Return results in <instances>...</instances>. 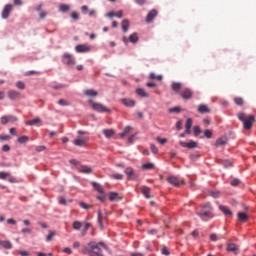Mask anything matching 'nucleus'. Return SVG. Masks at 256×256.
Returning <instances> with one entry per match:
<instances>
[{"label": "nucleus", "instance_id": "nucleus-12", "mask_svg": "<svg viewBox=\"0 0 256 256\" xmlns=\"http://www.w3.org/2000/svg\"><path fill=\"white\" fill-rule=\"evenodd\" d=\"M77 170L79 171V173H85L86 175H90V173H93V168L87 165H80L77 167Z\"/></svg>", "mask_w": 256, "mask_h": 256}, {"label": "nucleus", "instance_id": "nucleus-16", "mask_svg": "<svg viewBox=\"0 0 256 256\" xmlns=\"http://www.w3.org/2000/svg\"><path fill=\"white\" fill-rule=\"evenodd\" d=\"M198 217L205 220V218L213 219V213L211 211L197 212Z\"/></svg>", "mask_w": 256, "mask_h": 256}, {"label": "nucleus", "instance_id": "nucleus-6", "mask_svg": "<svg viewBox=\"0 0 256 256\" xmlns=\"http://www.w3.org/2000/svg\"><path fill=\"white\" fill-rule=\"evenodd\" d=\"M226 251L233 253L234 255H239V246L230 242L226 245Z\"/></svg>", "mask_w": 256, "mask_h": 256}, {"label": "nucleus", "instance_id": "nucleus-14", "mask_svg": "<svg viewBox=\"0 0 256 256\" xmlns=\"http://www.w3.org/2000/svg\"><path fill=\"white\" fill-rule=\"evenodd\" d=\"M8 98L11 101H15L16 99H21V93L17 90L8 91Z\"/></svg>", "mask_w": 256, "mask_h": 256}, {"label": "nucleus", "instance_id": "nucleus-57", "mask_svg": "<svg viewBox=\"0 0 256 256\" xmlns=\"http://www.w3.org/2000/svg\"><path fill=\"white\" fill-rule=\"evenodd\" d=\"M211 197H213L214 199H217L220 195L219 191H214V192H210Z\"/></svg>", "mask_w": 256, "mask_h": 256}, {"label": "nucleus", "instance_id": "nucleus-42", "mask_svg": "<svg viewBox=\"0 0 256 256\" xmlns=\"http://www.w3.org/2000/svg\"><path fill=\"white\" fill-rule=\"evenodd\" d=\"M70 165H75V167H81V162H79L77 159H71L69 160Z\"/></svg>", "mask_w": 256, "mask_h": 256}, {"label": "nucleus", "instance_id": "nucleus-40", "mask_svg": "<svg viewBox=\"0 0 256 256\" xmlns=\"http://www.w3.org/2000/svg\"><path fill=\"white\" fill-rule=\"evenodd\" d=\"M193 131L195 137H199V135H201V128L199 126H194Z\"/></svg>", "mask_w": 256, "mask_h": 256}, {"label": "nucleus", "instance_id": "nucleus-50", "mask_svg": "<svg viewBox=\"0 0 256 256\" xmlns=\"http://www.w3.org/2000/svg\"><path fill=\"white\" fill-rule=\"evenodd\" d=\"M7 177H11V173H9V172H0V179H7Z\"/></svg>", "mask_w": 256, "mask_h": 256}, {"label": "nucleus", "instance_id": "nucleus-2", "mask_svg": "<svg viewBox=\"0 0 256 256\" xmlns=\"http://www.w3.org/2000/svg\"><path fill=\"white\" fill-rule=\"evenodd\" d=\"M237 117L239 121L243 122V127L247 131L253 127V124L255 123V116L253 115H247L246 113L239 112L237 114Z\"/></svg>", "mask_w": 256, "mask_h": 256}, {"label": "nucleus", "instance_id": "nucleus-51", "mask_svg": "<svg viewBox=\"0 0 256 256\" xmlns=\"http://www.w3.org/2000/svg\"><path fill=\"white\" fill-rule=\"evenodd\" d=\"M204 136H205L207 139H211V137H213V132H211V130H205V131H204Z\"/></svg>", "mask_w": 256, "mask_h": 256}, {"label": "nucleus", "instance_id": "nucleus-15", "mask_svg": "<svg viewBox=\"0 0 256 256\" xmlns=\"http://www.w3.org/2000/svg\"><path fill=\"white\" fill-rule=\"evenodd\" d=\"M157 15H158L157 10L155 9L151 10L146 16V23H152Z\"/></svg>", "mask_w": 256, "mask_h": 256}, {"label": "nucleus", "instance_id": "nucleus-34", "mask_svg": "<svg viewBox=\"0 0 256 256\" xmlns=\"http://www.w3.org/2000/svg\"><path fill=\"white\" fill-rule=\"evenodd\" d=\"M72 227L75 229V231H79L81 227H83V224L79 221H74Z\"/></svg>", "mask_w": 256, "mask_h": 256}, {"label": "nucleus", "instance_id": "nucleus-36", "mask_svg": "<svg viewBox=\"0 0 256 256\" xmlns=\"http://www.w3.org/2000/svg\"><path fill=\"white\" fill-rule=\"evenodd\" d=\"M70 7L69 5L67 4H62L59 6V10L62 12V13H67V11H69Z\"/></svg>", "mask_w": 256, "mask_h": 256}, {"label": "nucleus", "instance_id": "nucleus-29", "mask_svg": "<svg viewBox=\"0 0 256 256\" xmlns=\"http://www.w3.org/2000/svg\"><path fill=\"white\" fill-rule=\"evenodd\" d=\"M227 144V138L226 137H222L219 138L218 140H216V147H221V145H226Z\"/></svg>", "mask_w": 256, "mask_h": 256}, {"label": "nucleus", "instance_id": "nucleus-27", "mask_svg": "<svg viewBox=\"0 0 256 256\" xmlns=\"http://www.w3.org/2000/svg\"><path fill=\"white\" fill-rule=\"evenodd\" d=\"M39 123H41V118H34L32 120L27 121L26 125H30L31 127H33L35 125H39Z\"/></svg>", "mask_w": 256, "mask_h": 256}, {"label": "nucleus", "instance_id": "nucleus-10", "mask_svg": "<svg viewBox=\"0 0 256 256\" xmlns=\"http://www.w3.org/2000/svg\"><path fill=\"white\" fill-rule=\"evenodd\" d=\"M87 141H89V138L87 137H78L74 140V145H76V147H85Z\"/></svg>", "mask_w": 256, "mask_h": 256}, {"label": "nucleus", "instance_id": "nucleus-26", "mask_svg": "<svg viewBox=\"0 0 256 256\" xmlns=\"http://www.w3.org/2000/svg\"><path fill=\"white\" fill-rule=\"evenodd\" d=\"M0 246L4 249H13V244L10 241H1L0 240Z\"/></svg>", "mask_w": 256, "mask_h": 256}, {"label": "nucleus", "instance_id": "nucleus-63", "mask_svg": "<svg viewBox=\"0 0 256 256\" xmlns=\"http://www.w3.org/2000/svg\"><path fill=\"white\" fill-rule=\"evenodd\" d=\"M45 149H47L45 146L36 147V151H38V153H41V151H45Z\"/></svg>", "mask_w": 256, "mask_h": 256}, {"label": "nucleus", "instance_id": "nucleus-44", "mask_svg": "<svg viewBox=\"0 0 256 256\" xmlns=\"http://www.w3.org/2000/svg\"><path fill=\"white\" fill-rule=\"evenodd\" d=\"M58 105H61L62 107H67V106H69V102H67V100H65V99H60L58 101Z\"/></svg>", "mask_w": 256, "mask_h": 256}, {"label": "nucleus", "instance_id": "nucleus-20", "mask_svg": "<svg viewBox=\"0 0 256 256\" xmlns=\"http://www.w3.org/2000/svg\"><path fill=\"white\" fill-rule=\"evenodd\" d=\"M237 217H238V221H241L242 223H247V221H249V217L245 212H239L237 214Z\"/></svg>", "mask_w": 256, "mask_h": 256}, {"label": "nucleus", "instance_id": "nucleus-3", "mask_svg": "<svg viewBox=\"0 0 256 256\" xmlns=\"http://www.w3.org/2000/svg\"><path fill=\"white\" fill-rule=\"evenodd\" d=\"M89 103L94 111H98V113H111V110L105 107L103 104L94 102L93 100H89Z\"/></svg>", "mask_w": 256, "mask_h": 256}, {"label": "nucleus", "instance_id": "nucleus-22", "mask_svg": "<svg viewBox=\"0 0 256 256\" xmlns=\"http://www.w3.org/2000/svg\"><path fill=\"white\" fill-rule=\"evenodd\" d=\"M84 95H86V97H97L99 93L93 89H87L84 91Z\"/></svg>", "mask_w": 256, "mask_h": 256}, {"label": "nucleus", "instance_id": "nucleus-60", "mask_svg": "<svg viewBox=\"0 0 256 256\" xmlns=\"http://www.w3.org/2000/svg\"><path fill=\"white\" fill-rule=\"evenodd\" d=\"M71 17L74 21H77V19H79V14L77 12H72Z\"/></svg>", "mask_w": 256, "mask_h": 256}, {"label": "nucleus", "instance_id": "nucleus-1", "mask_svg": "<svg viewBox=\"0 0 256 256\" xmlns=\"http://www.w3.org/2000/svg\"><path fill=\"white\" fill-rule=\"evenodd\" d=\"M103 249H107L105 243L89 242L88 246L83 247L82 253L88 256H103Z\"/></svg>", "mask_w": 256, "mask_h": 256}, {"label": "nucleus", "instance_id": "nucleus-48", "mask_svg": "<svg viewBox=\"0 0 256 256\" xmlns=\"http://www.w3.org/2000/svg\"><path fill=\"white\" fill-rule=\"evenodd\" d=\"M98 225L103 227V217L101 216V210L98 211Z\"/></svg>", "mask_w": 256, "mask_h": 256}, {"label": "nucleus", "instance_id": "nucleus-53", "mask_svg": "<svg viewBox=\"0 0 256 256\" xmlns=\"http://www.w3.org/2000/svg\"><path fill=\"white\" fill-rule=\"evenodd\" d=\"M16 87H17L18 89L23 90V89H25V83L22 82V81H18V82L16 83Z\"/></svg>", "mask_w": 256, "mask_h": 256}, {"label": "nucleus", "instance_id": "nucleus-58", "mask_svg": "<svg viewBox=\"0 0 256 256\" xmlns=\"http://www.w3.org/2000/svg\"><path fill=\"white\" fill-rule=\"evenodd\" d=\"M59 204L60 205H67V200L65 199V197H60L59 198Z\"/></svg>", "mask_w": 256, "mask_h": 256}, {"label": "nucleus", "instance_id": "nucleus-17", "mask_svg": "<svg viewBox=\"0 0 256 256\" xmlns=\"http://www.w3.org/2000/svg\"><path fill=\"white\" fill-rule=\"evenodd\" d=\"M140 191L146 199H151V195L149 194V193H151V188H149L147 186H142L140 188Z\"/></svg>", "mask_w": 256, "mask_h": 256}, {"label": "nucleus", "instance_id": "nucleus-38", "mask_svg": "<svg viewBox=\"0 0 256 256\" xmlns=\"http://www.w3.org/2000/svg\"><path fill=\"white\" fill-rule=\"evenodd\" d=\"M149 79H157V81H161L163 79V76L161 75H156L155 73H150Z\"/></svg>", "mask_w": 256, "mask_h": 256}, {"label": "nucleus", "instance_id": "nucleus-45", "mask_svg": "<svg viewBox=\"0 0 256 256\" xmlns=\"http://www.w3.org/2000/svg\"><path fill=\"white\" fill-rule=\"evenodd\" d=\"M191 127H193V119L188 118L186 120L185 128H190L191 129Z\"/></svg>", "mask_w": 256, "mask_h": 256}, {"label": "nucleus", "instance_id": "nucleus-9", "mask_svg": "<svg viewBox=\"0 0 256 256\" xmlns=\"http://www.w3.org/2000/svg\"><path fill=\"white\" fill-rule=\"evenodd\" d=\"M124 173L127 175L129 181H135L137 179V174H135V171L131 167H127Z\"/></svg>", "mask_w": 256, "mask_h": 256}, {"label": "nucleus", "instance_id": "nucleus-24", "mask_svg": "<svg viewBox=\"0 0 256 256\" xmlns=\"http://www.w3.org/2000/svg\"><path fill=\"white\" fill-rule=\"evenodd\" d=\"M103 134L105 135V137L107 139H111V137H113V135H115V130H113V129H104Z\"/></svg>", "mask_w": 256, "mask_h": 256}, {"label": "nucleus", "instance_id": "nucleus-64", "mask_svg": "<svg viewBox=\"0 0 256 256\" xmlns=\"http://www.w3.org/2000/svg\"><path fill=\"white\" fill-rule=\"evenodd\" d=\"M210 239L212 241H217L219 238L217 237V234H210Z\"/></svg>", "mask_w": 256, "mask_h": 256}, {"label": "nucleus", "instance_id": "nucleus-7", "mask_svg": "<svg viewBox=\"0 0 256 256\" xmlns=\"http://www.w3.org/2000/svg\"><path fill=\"white\" fill-rule=\"evenodd\" d=\"M76 53H89L91 51V46L87 44H79L75 47Z\"/></svg>", "mask_w": 256, "mask_h": 256}, {"label": "nucleus", "instance_id": "nucleus-47", "mask_svg": "<svg viewBox=\"0 0 256 256\" xmlns=\"http://www.w3.org/2000/svg\"><path fill=\"white\" fill-rule=\"evenodd\" d=\"M0 123H2V125H7V123H9V118L8 116H2L0 118Z\"/></svg>", "mask_w": 256, "mask_h": 256}, {"label": "nucleus", "instance_id": "nucleus-13", "mask_svg": "<svg viewBox=\"0 0 256 256\" xmlns=\"http://www.w3.org/2000/svg\"><path fill=\"white\" fill-rule=\"evenodd\" d=\"M179 145L181 147H186L187 149H195L197 147V142L190 140L189 142L180 141Z\"/></svg>", "mask_w": 256, "mask_h": 256}, {"label": "nucleus", "instance_id": "nucleus-28", "mask_svg": "<svg viewBox=\"0 0 256 256\" xmlns=\"http://www.w3.org/2000/svg\"><path fill=\"white\" fill-rule=\"evenodd\" d=\"M121 25H122L123 32L127 33L129 31V25H130L129 21L125 19L122 21Z\"/></svg>", "mask_w": 256, "mask_h": 256}, {"label": "nucleus", "instance_id": "nucleus-32", "mask_svg": "<svg viewBox=\"0 0 256 256\" xmlns=\"http://www.w3.org/2000/svg\"><path fill=\"white\" fill-rule=\"evenodd\" d=\"M130 43H137L139 41V35L137 33H133L129 36Z\"/></svg>", "mask_w": 256, "mask_h": 256}, {"label": "nucleus", "instance_id": "nucleus-8", "mask_svg": "<svg viewBox=\"0 0 256 256\" xmlns=\"http://www.w3.org/2000/svg\"><path fill=\"white\" fill-rule=\"evenodd\" d=\"M167 182L170 183V185H174V187H179L180 185H183V180H179V178L175 176H169L167 178Z\"/></svg>", "mask_w": 256, "mask_h": 256}, {"label": "nucleus", "instance_id": "nucleus-18", "mask_svg": "<svg viewBox=\"0 0 256 256\" xmlns=\"http://www.w3.org/2000/svg\"><path fill=\"white\" fill-rule=\"evenodd\" d=\"M121 102L123 103V105H125V107H133L134 105H136L135 100L129 98H124L121 100Z\"/></svg>", "mask_w": 256, "mask_h": 256}, {"label": "nucleus", "instance_id": "nucleus-5", "mask_svg": "<svg viewBox=\"0 0 256 256\" xmlns=\"http://www.w3.org/2000/svg\"><path fill=\"white\" fill-rule=\"evenodd\" d=\"M11 11H13V6L11 4L5 5L1 13L2 19H9V15H11Z\"/></svg>", "mask_w": 256, "mask_h": 256}, {"label": "nucleus", "instance_id": "nucleus-4", "mask_svg": "<svg viewBox=\"0 0 256 256\" xmlns=\"http://www.w3.org/2000/svg\"><path fill=\"white\" fill-rule=\"evenodd\" d=\"M62 62L68 67H75L76 65L75 58L69 53H64V55L62 56Z\"/></svg>", "mask_w": 256, "mask_h": 256}, {"label": "nucleus", "instance_id": "nucleus-56", "mask_svg": "<svg viewBox=\"0 0 256 256\" xmlns=\"http://www.w3.org/2000/svg\"><path fill=\"white\" fill-rule=\"evenodd\" d=\"M112 179L121 180L123 179V174H113Z\"/></svg>", "mask_w": 256, "mask_h": 256}, {"label": "nucleus", "instance_id": "nucleus-43", "mask_svg": "<svg viewBox=\"0 0 256 256\" xmlns=\"http://www.w3.org/2000/svg\"><path fill=\"white\" fill-rule=\"evenodd\" d=\"M143 169H148V170H151V169H154L155 168V165H153V163H146V164H143L142 165Z\"/></svg>", "mask_w": 256, "mask_h": 256}, {"label": "nucleus", "instance_id": "nucleus-39", "mask_svg": "<svg viewBox=\"0 0 256 256\" xmlns=\"http://www.w3.org/2000/svg\"><path fill=\"white\" fill-rule=\"evenodd\" d=\"M79 207H81V209H85L87 211L88 209H91L93 206L89 205V204H87L85 202H80L79 203Z\"/></svg>", "mask_w": 256, "mask_h": 256}, {"label": "nucleus", "instance_id": "nucleus-11", "mask_svg": "<svg viewBox=\"0 0 256 256\" xmlns=\"http://www.w3.org/2000/svg\"><path fill=\"white\" fill-rule=\"evenodd\" d=\"M182 99H191L193 97V91L189 88H185L180 92Z\"/></svg>", "mask_w": 256, "mask_h": 256}, {"label": "nucleus", "instance_id": "nucleus-31", "mask_svg": "<svg viewBox=\"0 0 256 256\" xmlns=\"http://www.w3.org/2000/svg\"><path fill=\"white\" fill-rule=\"evenodd\" d=\"M131 131H133V128L131 126H127L126 128H124L123 132L120 133V137H125L126 135H129V133H131Z\"/></svg>", "mask_w": 256, "mask_h": 256}, {"label": "nucleus", "instance_id": "nucleus-23", "mask_svg": "<svg viewBox=\"0 0 256 256\" xmlns=\"http://www.w3.org/2000/svg\"><path fill=\"white\" fill-rule=\"evenodd\" d=\"M183 87V84L179 82H173L171 85V89L175 91V93H179L181 91V88Z\"/></svg>", "mask_w": 256, "mask_h": 256}, {"label": "nucleus", "instance_id": "nucleus-37", "mask_svg": "<svg viewBox=\"0 0 256 256\" xmlns=\"http://www.w3.org/2000/svg\"><path fill=\"white\" fill-rule=\"evenodd\" d=\"M92 186L94 187V189H96V191H98V193H103V188L101 187V185H99V183L93 182Z\"/></svg>", "mask_w": 256, "mask_h": 256}, {"label": "nucleus", "instance_id": "nucleus-55", "mask_svg": "<svg viewBox=\"0 0 256 256\" xmlns=\"http://www.w3.org/2000/svg\"><path fill=\"white\" fill-rule=\"evenodd\" d=\"M150 149H151L152 153H154V155H157L159 153V149L156 148V146L153 144L150 146Z\"/></svg>", "mask_w": 256, "mask_h": 256}, {"label": "nucleus", "instance_id": "nucleus-62", "mask_svg": "<svg viewBox=\"0 0 256 256\" xmlns=\"http://www.w3.org/2000/svg\"><path fill=\"white\" fill-rule=\"evenodd\" d=\"M162 255H169V250L167 249V247H163L161 250Z\"/></svg>", "mask_w": 256, "mask_h": 256}, {"label": "nucleus", "instance_id": "nucleus-25", "mask_svg": "<svg viewBox=\"0 0 256 256\" xmlns=\"http://www.w3.org/2000/svg\"><path fill=\"white\" fill-rule=\"evenodd\" d=\"M136 93H137L140 97H144V98L149 97V93H147V91H145V89H143V88H137V89H136Z\"/></svg>", "mask_w": 256, "mask_h": 256}, {"label": "nucleus", "instance_id": "nucleus-21", "mask_svg": "<svg viewBox=\"0 0 256 256\" xmlns=\"http://www.w3.org/2000/svg\"><path fill=\"white\" fill-rule=\"evenodd\" d=\"M198 113H211V109L207 105H199L197 109Z\"/></svg>", "mask_w": 256, "mask_h": 256}, {"label": "nucleus", "instance_id": "nucleus-35", "mask_svg": "<svg viewBox=\"0 0 256 256\" xmlns=\"http://www.w3.org/2000/svg\"><path fill=\"white\" fill-rule=\"evenodd\" d=\"M17 141L20 144L27 143L29 141V137L28 136H20V137H18Z\"/></svg>", "mask_w": 256, "mask_h": 256}, {"label": "nucleus", "instance_id": "nucleus-54", "mask_svg": "<svg viewBox=\"0 0 256 256\" xmlns=\"http://www.w3.org/2000/svg\"><path fill=\"white\" fill-rule=\"evenodd\" d=\"M156 139H157L158 143H160V145H165V143H167L166 138L157 137Z\"/></svg>", "mask_w": 256, "mask_h": 256}, {"label": "nucleus", "instance_id": "nucleus-46", "mask_svg": "<svg viewBox=\"0 0 256 256\" xmlns=\"http://www.w3.org/2000/svg\"><path fill=\"white\" fill-rule=\"evenodd\" d=\"M239 183H241L240 179L234 178L231 182L230 185H232V187H237V185H239Z\"/></svg>", "mask_w": 256, "mask_h": 256}, {"label": "nucleus", "instance_id": "nucleus-19", "mask_svg": "<svg viewBox=\"0 0 256 256\" xmlns=\"http://www.w3.org/2000/svg\"><path fill=\"white\" fill-rule=\"evenodd\" d=\"M219 209L220 211H222V213H224V215H227L228 217H233V212H231V210L227 206L220 205Z\"/></svg>", "mask_w": 256, "mask_h": 256}, {"label": "nucleus", "instance_id": "nucleus-49", "mask_svg": "<svg viewBox=\"0 0 256 256\" xmlns=\"http://www.w3.org/2000/svg\"><path fill=\"white\" fill-rule=\"evenodd\" d=\"M234 103L236 105H243V103H244L243 98H241V97L234 98Z\"/></svg>", "mask_w": 256, "mask_h": 256}, {"label": "nucleus", "instance_id": "nucleus-59", "mask_svg": "<svg viewBox=\"0 0 256 256\" xmlns=\"http://www.w3.org/2000/svg\"><path fill=\"white\" fill-rule=\"evenodd\" d=\"M7 223H8L9 225H17V221H15V219H13V218L7 219Z\"/></svg>", "mask_w": 256, "mask_h": 256}, {"label": "nucleus", "instance_id": "nucleus-52", "mask_svg": "<svg viewBox=\"0 0 256 256\" xmlns=\"http://www.w3.org/2000/svg\"><path fill=\"white\" fill-rule=\"evenodd\" d=\"M169 113H181V108L180 107L170 108Z\"/></svg>", "mask_w": 256, "mask_h": 256}, {"label": "nucleus", "instance_id": "nucleus-30", "mask_svg": "<svg viewBox=\"0 0 256 256\" xmlns=\"http://www.w3.org/2000/svg\"><path fill=\"white\" fill-rule=\"evenodd\" d=\"M110 201H119L121 198L119 197V194L117 192H111L109 195Z\"/></svg>", "mask_w": 256, "mask_h": 256}, {"label": "nucleus", "instance_id": "nucleus-61", "mask_svg": "<svg viewBox=\"0 0 256 256\" xmlns=\"http://www.w3.org/2000/svg\"><path fill=\"white\" fill-rule=\"evenodd\" d=\"M114 17H118V19H121V17H123V11H118L116 13H114Z\"/></svg>", "mask_w": 256, "mask_h": 256}, {"label": "nucleus", "instance_id": "nucleus-41", "mask_svg": "<svg viewBox=\"0 0 256 256\" xmlns=\"http://www.w3.org/2000/svg\"><path fill=\"white\" fill-rule=\"evenodd\" d=\"M89 227H91L90 223H86L84 229H82V236L85 237L87 235V231H89Z\"/></svg>", "mask_w": 256, "mask_h": 256}, {"label": "nucleus", "instance_id": "nucleus-33", "mask_svg": "<svg viewBox=\"0 0 256 256\" xmlns=\"http://www.w3.org/2000/svg\"><path fill=\"white\" fill-rule=\"evenodd\" d=\"M55 235H57V231H49L48 235L46 236V241H52Z\"/></svg>", "mask_w": 256, "mask_h": 256}]
</instances>
